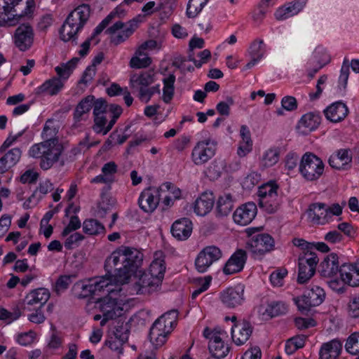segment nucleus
Wrapping results in <instances>:
<instances>
[{"instance_id":"nucleus-21","label":"nucleus","mask_w":359,"mask_h":359,"mask_svg":"<svg viewBox=\"0 0 359 359\" xmlns=\"http://www.w3.org/2000/svg\"><path fill=\"white\" fill-rule=\"evenodd\" d=\"M308 216L313 224L323 225L331 218L329 206L323 203H313L309 205Z\"/></svg>"},{"instance_id":"nucleus-24","label":"nucleus","mask_w":359,"mask_h":359,"mask_svg":"<svg viewBox=\"0 0 359 359\" xmlns=\"http://www.w3.org/2000/svg\"><path fill=\"white\" fill-rule=\"evenodd\" d=\"M90 280V288H92L95 295H99L101 292L106 291L109 294H116L120 288H113L114 282L108 274L104 276L97 277Z\"/></svg>"},{"instance_id":"nucleus-22","label":"nucleus","mask_w":359,"mask_h":359,"mask_svg":"<svg viewBox=\"0 0 359 359\" xmlns=\"http://www.w3.org/2000/svg\"><path fill=\"white\" fill-rule=\"evenodd\" d=\"M257 212V208L254 203H246L236 210L233 218L236 223L245 226L255 219Z\"/></svg>"},{"instance_id":"nucleus-11","label":"nucleus","mask_w":359,"mask_h":359,"mask_svg":"<svg viewBox=\"0 0 359 359\" xmlns=\"http://www.w3.org/2000/svg\"><path fill=\"white\" fill-rule=\"evenodd\" d=\"M216 144L210 139L200 141L194 147L191 158L194 165L201 166L208 163L215 154Z\"/></svg>"},{"instance_id":"nucleus-39","label":"nucleus","mask_w":359,"mask_h":359,"mask_svg":"<svg viewBox=\"0 0 359 359\" xmlns=\"http://www.w3.org/2000/svg\"><path fill=\"white\" fill-rule=\"evenodd\" d=\"M320 123V116L311 112L304 114L298 123V128L302 133L307 134L316 130Z\"/></svg>"},{"instance_id":"nucleus-31","label":"nucleus","mask_w":359,"mask_h":359,"mask_svg":"<svg viewBox=\"0 0 359 359\" xmlns=\"http://www.w3.org/2000/svg\"><path fill=\"white\" fill-rule=\"evenodd\" d=\"M339 257L337 254L327 255L319 265V273L323 277L331 278L339 272Z\"/></svg>"},{"instance_id":"nucleus-1","label":"nucleus","mask_w":359,"mask_h":359,"mask_svg":"<svg viewBox=\"0 0 359 359\" xmlns=\"http://www.w3.org/2000/svg\"><path fill=\"white\" fill-rule=\"evenodd\" d=\"M90 15V8L82 4L73 10L67 16L60 29V38L67 42L75 39L77 33L83 27Z\"/></svg>"},{"instance_id":"nucleus-56","label":"nucleus","mask_w":359,"mask_h":359,"mask_svg":"<svg viewBox=\"0 0 359 359\" xmlns=\"http://www.w3.org/2000/svg\"><path fill=\"white\" fill-rule=\"evenodd\" d=\"M66 237L64 245L67 250H72L78 247L80 242L84 239V236L78 232L70 233Z\"/></svg>"},{"instance_id":"nucleus-55","label":"nucleus","mask_w":359,"mask_h":359,"mask_svg":"<svg viewBox=\"0 0 359 359\" xmlns=\"http://www.w3.org/2000/svg\"><path fill=\"white\" fill-rule=\"evenodd\" d=\"M347 313L351 318H359V293L350 298L347 304Z\"/></svg>"},{"instance_id":"nucleus-59","label":"nucleus","mask_w":359,"mask_h":359,"mask_svg":"<svg viewBox=\"0 0 359 359\" xmlns=\"http://www.w3.org/2000/svg\"><path fill=\"white\" fill-rule=\"evenodd\" d=\"M287 274L285 269H281L273 272L270 276V281L275 287H280L283 284V279Z\"/></svg>"},{"instance_id":"nucleus-23","label":"nucleus","mask_w":359,"mask_h":359,"mask_svg":"<svg viewBox=\"0 0 359 359\" xmlns=\"http://www.w3.org/2000/svg\"><path fill=\"white\" fill-rule=\"evenodd\" d=\"M171 332V330H168L165 323H163V318L159 317L153 323L150 329L149 335L150 341L156 347L161 346L165 344L167 336Z\"/></svg>"},{"instance_id":"nucleus-12","label":"nucleus","mask_w":359,"mask_h":359,"mask_svg":"<svg viewBox=\"0 0 359 359\" xmlns=\"http://www.w3.org/2000/svg\"><path fill=\"white\" fill-rule=\"evenodd\" d=\"M13 43L20 51L31 48L34 41V32L29 23L20 24L14 32Z\"/></svg>"},{"instance_id":"nucleus-36","label":"nucleus","mask_w":359,"mask_h":359,"mask_svg":"<svg viewBox=\"0 0 359 359\" xmlns=\"http://www.w3.org/2000/svg\"><path fill=\"white\" fill-rule=\"evenodd\" d=\"M342 350V343L338 339H333L323 344L319 359H337Z\"/></svg>"},{"instance_id":"nucleus-37","label":"nucleus","mask_w":359,"mask_h":359,"mask_svg":"<svg viewBox=\"0 0 359 359\" xmlns=\"http://www.w3.org/2000/svg\"><path fill=\"white\" fill-rule=\"evenodd\" d=\"M266 50L262 39L255 40L250 46L248 53L251 60L245 67V69H250L254 67L265 54Z\"/></svg>"},{"instance_id":"nucleus-34","label":"nucleus","mask_w":359,"mask_h":359,"mask_svg":"<svg viewBox=\"0 0 359 359\" xmlns=\"http://www.w3.org/2000/svg\"><path fill=\"white\" fill-rule=\"evenodd\" d=\"M215 197L211 192L203 193L195 201L194 212L197 215L205 216L212 209Z\"/></svg>"},{"instance_id":"nucleus-25","label":"nucleus","mask_w":359,"mask_h":359,"mask_svg":"<svg viewBox=\"0 0 359 359\" xmlns=\"http://www.w3.org/2000/svg\"><path fill=\"white\" fill-rule=\"evenodd\" d=\"M140 265H130L127 266L125 263L117 264L116 266L114 267V271L112 273H107L114 282L116 287H118L120 285L126 284L128 282L133 271Z\"/></svg>"},{"instance_id":"nucleus-30","label":"nucleus","mask_w":359,"mask_h":359,"mask_svg":"<svg viewBox=\"0 0 359 359\" xmlns=\"http://www.w3.org/2000/svg\"><path fill=\"white\" fill-rule=\"evenodd\" d=\"M247 259L246 252L244 250L239 249L236 250L230 259L226 263L224 267V273L226 274H233L241 271Z\"/></svg>"},{"instance_id":"nucleus-44","label":"nucleus","mask_w":359,"mask_h":359,"mask_svg":"<svg viewBox=\"0 0 359 359\" xmlns=\"http://www.w3.org/2000/svg\"><path fill=\"white\" fill-rule=\"evenodd\" d=\"M287 311L286 304L281 302H273L269 304L265 308L262 307L259 313L262 316L273 318L285 314Z\"/></svg>"},{"instance_id":"nucleus-62","label":"nucleus","mask_w":359,"mask_h":359,"mask_svg":"<svg viewBox=\"0 0 359 359\" xmlns=\"http://www.w3.org/2000/svg\"><path fill=\"white\" fill-rule=\"evenodd\" d=\"M21 314L19 309H15L13 312H10L4 308H0V320H5L9 323L17 320Z\"/></svg>"},{"instance_id":"nucleus-33","label":"nucleus","mask_w":359,"mask_h":359,"mask_svg":"<svg viewBox=\"0 0 359 359\" xmlns=\"http://www.w3.org/2000/svg\"><path fill=\"white\" fill-rule=\"evenodd\" d=\"M65 83L61 79L53 76L46 80L43 83L35 89L36 95H48L53 96L57 95L63 88Z\"/></svg>"},{"instance_id":"nucleus-18","label":"nucleus","mask_w":359,"mask_h":359,"mask_svg":"<svg viewBox=\"0 0 359 359\" xmlns=\"http://www.w3.org/2000/svg\"><path fill=\"white\" fill-rule=\"evenodd\" d=\"M93 116L95 123L93 130L97 133L106 135L107 133H105L104 131L107 128V124L109 123L110 117L107 112V102L104 99L99 98V101L97 102L93 110Z\"/></svg>"},{"instance_id":"nucleus-17","label":"nucleus","mask_w":359,"mask_h":359,"mask_svg":"<svg viewBox=\"0 0 359 359\" xmlns=\"http://www.w3.org/2000/svg\"><path fill=\"white\" fill-rule=\"evenodd\" d=\"M44 156L40 161V166L43 170H47L59 160L63 147L58 140H53L44 142Z\"/></svg>"},{"instance_id":"nucleus-13","label":"nucleus","mask_w":359,"mask_h":359,"mask_svg":"<svg viewBox=\"0 0 359 359\" xmlns=\"http://www.w3.org/2000/svg\"><path fill=\"white\" fill-rule=\"evenodd\" d=\"M222 256V252L215 245H209L204 248L198 255L195 265L198 271L204 273L216 261Z\"/></svg>"},{"instance_id":"nucleus-28","label":"nucleus","mask_w":359,"mask_h":359,"mask_svg":"<svg viewBox=\"0 0 359 359\" xmlns=\"http://www.w3.org/2000/svg\"><path fill=\"white\" fill-rule=\"evenodd\" d=\"M98 99H95V96L89 95L81 100L75 107L74 112V118L75 121L79 122L87 119L88 113L93 108L94 109Z\"/></svg>"},{"instance_id":"nucleus-2","label":"nucleus","mask_w":359,"mask_h":359,"mask_svg":"<svg viewBox=\"0 0 359 359\" xmlns=\"http://www.w3.org/2000/svg\"><path fill=\"white\" fill-rule=\"evenodd\" d=\"M34 8V0H0V27L11 25L12 18L27 15Z\"/></svg>"},{"instance_id":"nucleus-35","label":"nucleus","mask_w":359,"mask_h":359,"mask_svg":"<svg viewBox=\"0 0 359 359\" xmlns=\"http://www.w3.org/2000/svg\"><path fill=\"white\" fill-rule=\"evenodd\" d=\"M172 236L178 240L187 239L192 232V223L187 218H182L175 221L172 225Z\"/></svg>"},{"instance_id":"nucleus-5","label":"nucleus","mask_w":359,"mask_h":359,"mask_svg":"<svg viewBox=\"0 0 359 359\" xmlns=\"http://www.w3.org/2000/svg\"><path fill=\"white\" fill-rule=\"evenodd\" d=\"M278 190V186L274 182L266 183L259 188V205L269 214L276 212L280 206L281 196Z\"/></svg>"},{"instance_id":"nucleus-41","label":"nucleus","mask_w":359,"mask_h":359,"mask_svg":"<svg viewBox=\"0 0 359 359\" xmlns=\"http://www.w3.org/2000/svg\"><path fill=\"white\" fill-rule=\"evenodd\" d=\"M352 157L348 149H340L336 154L330 156V165L337 170L345 169L346 166L351 162Z\"/></svg>"},{"instance_id":"nucleus-60","label":"nucleus","mask_w":359,"mask_h":359,"mask_svg":"<svg viewBox=\"0 0 359 359\" xmlns=\"http://www.w3.org/2000/svg\"><path fill=\"white\" fill-rule=\"evenodd\" d=\"M81 226V222L77 216H72L68 225L61 233L62 237H66L72 232L79 229Z\"/></svg>"},{"instance_id":"nucleus-15","label":"nucleus","mask_w":359,"mask_h":359,"mask_svg":"<svg viewBox=\"0 0 359 359\" xmlns=\"http://www.w3.org/2000/svg\"><path fill=\"white\" fill-rule=\"evenodd\" d=\"M137 27V22L135 20L128 21L127 23L118 21L109 27L106 30V32L109 34H116V35L113 37L112 41L117 45L125 41L134 32Z\"/></svg>"},{"instance_id":"nucleus-6","label":"nucleus","mask_w":359,"mask_h":359,"mask_svg":"<svg viewBox=\"0 0 359 359\" xmlns=\"http://www.w3.org/2000/svg\"><path fill=\"white\" fill-rule=\"evenodd\" d=\"M172 187L170 182H165L159 187H149L144 189L138 200L140 208L145 212L154 211L158 205L161 192L168 191Z\"/></svg>"},{"instance_id":"nucleus-7","label":"nucleus","mask_w":359,"mask_h":359,"mask_svg":"<svg viewBox=\"0 0 359 359\" xmlns=\"http://www.w3.org/2000/svg\"><path fill=\"white\" fill-rule=\"evenodd\" d=\"M299 171L306 180H316L323 173L324 163L317 156L305 154L302 158Z\"/></svg>"},{"instance_id":"nucleus-38","label":"nucleus","mask_w":359,"mask_h":359,"mask_svg":"<svg viewBox=\"0 0 359 359\" xmlns=\"http://www.w3.org/2000/svg\"><path fill=\"white\" fill-rule=\"evenodd\" d=\"M221 300L226 307L235 308L241 305L243 301V290L228 288L222 293Z\"/></svg>"},{"instance_id":"nucleus-48","label":"nucleus","mask_w":359,"mask_h":359,"mask_svg":"<svg viewBox=\"0 0 359 359\" xmlns=\"http://www.w3.org/2000/svg\"><path fill=\"white\" fill-rule=\"evenodd\" d=\"M58 132L57 126L53 119H48L43 127L42 132V138L44 142H52L53 140H58L56 135Z\"/></svg>"},{"instance_id":"nucleus-45","label":"nucleus","mask_w":359,"mask_h":359,"mask_svg":"<svg viewBox=\"0 0 359 359\" xmlns=\"http://www.w3.org/2000/svg\"><path fill=\"white\" fill-rule=\"evenodd\" d=\"M175 76L172 74L163 79V88L162 100L165 103H169L174 96Z\"/></svg>"},{"instance_id":"nucleus-16","label":"nucleus","mask_w":359,"mask_h":359,"mask_svg":"<svg viewBox=\"0 0 359 359\" xmlns=\"http://www.w3.org/2000/svg\"><path fill=\"white\" fill-rule=\"evenodd\" d=\"M50 294L46 288H38L29 292L25 297L22 310L31 311L36 307H41L48 301Z\"/></svg>"},{"instance_id":"nucleus-61","label":"nucleus","mask_w":359,"mask_h":359,"mask_svg":"<svg viewBox=\"0 0 359 359\" xmlns=\"http://www.w3.org/2000/svg\"><path fill=\"white\" fill-rule=\"evenodd\" d=\"M234 104V100L232 97H226L225 101L219 102L217 104V111L222 116H229L230 114V106Z\"/></svg>"},{"instance_id":"nucleus-14","label":"nucleus","mask_w":359,"mask_h":359,"mask_svg":"<svg viewBox=\"0 0 359 359\" xmlns=\"http://www.w3.org/2000/svg\"><path fill=\"white\" fill-rule=\"evenodd\" d=\"M98 303L103 317L100 321L101 326H104L109 320L116 318L121 315L123 309L118 304L116 297L107 295L100 299Z\"/></svg>"},{"instance_id":"nucleus-32","label":"nucleus","mask_w":359,"mask_h":359,"mask_svg":"<svg viewBox=\"0 0 359 359\" xmlns=\"http://www.w3.org/2000/svg\"><path fill=\"white\" fill-rule=\"evenodd\" d=\"M326 118L332 123L343 121L348 114L347 106L342 102H336L324 110Z\"/></svg>"},{"instance_id":"nucleus-64","label":"nucleus","mask_w":359,"mask_h":359,"mask_svg":"<svg viewBox=\"0 0 359 359\" xmlns=\"http://www.w3.org/2000/svg\"><path fill=\"white\" fill-rule=\"evenodd\" d=\"M117 171V165L114 162H109L105 163L102 168V174L110 181V182L114 180V175Z\"/></svg>"},{"instance_id":"nucleus-50","label":"nucleus","mask_w":359,"mask_h":359,"mask_svg":"<svg viewBox=\"0 0 359 359\" xmlns=\"http://www.w3.org/2000/svg\"><path fill=\"white\" fill-rule=\"evenodd\" d=\"M209 0H189L187 4V15L188 18L196 17L207 4Z\"/></svg>"},{"instance_id":"nucleus-52","label":"nucleus","mask_w":359,"mask_h":359,"mask_svg":"<svg viewBox=\"0 0 359 359\" xmlns=\"http://www.w3.org/2000/svg\"><path fill=\"white\" fill-rule=\"evenodd\" d=\"M90 280L85 283L84 282H78L74 285V291L76 297L79 299L85 298L95 295L92 288H90Z\"/></svg>"},{"instance_id":"nucleus-29","label":"nucleus","mask_w":359,"mask_h":359,"mask_svg":"<svg viewBox=\"0 0 359 359\" xmlns=\"http://www.w3.org/2000/svg\"><path fill=\"white\" fill-rule=\"evenodd\" d=\"M307 0H295L278 8L275 13V18L278 20H285L297 15L305 6Z\"/></svg>"},{"instance_id":"nucleus-8","label":"nucleus","mask_w":359,"mask_h":359,"mask_svg":"<svg viewBox=\"0 0 359 359\" xmlns=\"http://www.w3.org/2000/svg\"><path fill=\"white\" fill-rule=\"evenodd\" d=\"M203 335L209 339L208 348L214 358H224L229 351V347L225 344L223 340L226 336V332L221 330H211L205 328L203 331Z\"/></svg>"},{"instance_id":"nucleus-49","label":"nucleus","mask_w":359,"mask_h":359,"mask_svg":"<svg viewBox=\"0 0 359 359\" xmlns=\"http://www.w3.org/2000/svg\"><path fill=\"white\" fill-rule=\"evenodd\" d=\"M165 271V266L163 259H156L150 264L149 271L147 272L155 278H159L161 283Z\"/></svg>"},{"instance_id":"nucleus-57","label":"nucleus","mask_w":359,"mask_h":359,"mask_svg":"<svg viewBox=\"0 0 359 359\" xmlns=\"http://www.w3.org/2000/svg\"><path fill=\"white\" fill-rule=\"evenodd\" d=\"M152 60L148 55L144 57L133 56L130 61L129 65L131 68L142 69L149 67Z\"/></svg>"},{"instance_id":"nucleus-42","label":"nucleus","mask_w":359,"mask_h":359,"mask_svg":"<svg viewBox=\"0 0 359 359\" xmlns=\"http://www.w3.org/2000/svg\"><path fill=\"white\" fill-rule=\"evenodd\" d=\"M233 208V200L231 194H224L219 197L216 205V213L218 217L229 215Z\"/></svg>"},{"instance_id":"nucleus-4","label":"nucleus","mask_w":359,"mask_h":359,"mask_svg":"<svg viewBox=\"0 0 359 359\" xmlns=\"http://www.w3.org/2000/svg\"><path fill=\"white\" fill-rule=\"evenodd\" d=\"M255 230V229H248L246 230L250 238L246 242L245 248L255 259H259L266 253L273 250L274 240L267 233L252 236V233Z\"/></svg>"},{"instance_id":"nucleus-58","label":"nucleus","mask_w":359,"mask_h":359,"mask_svg":"<svg viewBox=\"0 0 359 359\" xmlns=\"http://www.w3.org/2000/svg\"><path fill=\"white\" fill-rule=\"evenodd\" d=\"M161 318H163V323H165L168 330H172L174 325L176 323L178 312L175 309L170 310L164 314Z\"/></svg>"},{"instance_id":"nucleus-54","label":"nucleus","mask_w":359,"mask_h":359,"mask_svg":"<svg viewBox=\"0 0 359 359\" xmlns=\"http://www.w3.org/2000/svg\"><path fill=\"white\" fill-rule=\"evenodd\" d=\"M345 348L352 355L359 353V332H354L348 337Z\"/></svg>"},{"instance_id":"nucleus-3","label":"nucleus","mask_w":359,"mask_h":359,"mask_svg":"<svg viewBox=\"0 0 359 359\" xmlns=\"http://www.w3.org/2000/svg\"><path fill=\"white\" fill-rule=\"evenodd\" d=\"M142 255L137 250L121 246L114 250L105 260L104 269L107 273H112L117 264L125 263L127 266L140 265Z\"/></svg>"},{"instance_id":"nucleus-27","label":"nucleus","mask_w":359,"mask_h":359,"mask_svg":"<svg viewBox=\"0 0 359 359\" xmlns=\"http://www.w3.org/2000/svg\"><path fill=\"white\" fill-rule=\"evenodd\" d=\"M339 273L345 283L352 287L359 286V259L354 264H342Z\"/></svg>"},{"instance_id":"nucleus-43","label":"nucleus","mask_w":359,"mask_h":359,"mask_svg":"<svg viewBox=\"0 0 359 359\" xmlns=\"http://www.w3.org/2000/svg\"><path fill=\"white\" fill-rule=\"evenodd\" d=\"M280 151L278 147H271L266 150L259 159V166L263 169L275 165L279 161Z\"/></svg>"},{"instance_id":"nucleus-53","label":"nucleus","mask_w":359,"mask_h":359,"mask_svg":"<svg viewBox=\"0 0 359 359\" xmlns=\"http://www.w3.org/2000/svg\"><path fill=\"white\" fill-rule=\"evenodd\" d=\"M122 108L118 104H111L109 106L107 105V112L109 113L110 120L107 124V128L104 131L105 133H108L112 128L116 120L122 114Z\"/></svg>"},{"instance_id":"nucleus-40","label":"nucleus","mask_w":359,"mask_h":359,"mask_svg":"<svg viewBox=\"0 0 359 359\" xmlns=\"http://www.w3.org/2000/svg\"><path fill=\"white\" fill-rule=\"evenodd\" d=\"M22 151L20 148L10 149L0 158V173L6 172L14 166L20 159Z\"/></svg>"},{"instance_id":"nucleus-10","label":"nucleus","mask_w":359,"mask_h":359,"mask_svg":"<svg viewBox=\"0 0 359 359\" xmlns=\"http://www.w3.org/2000/svg\"><path fill=\"white\" fill-rule=\"evenodd\" d=\"M325 292L318 286L307 289L300 297L294 299L299 310L302 313L308 312L311 307L320 305L324 300Z\"/></svg>"},{"instance_id":"nucleus-47","label":"nucleus","mask_w":359,"mask_h":359,"mask_svg":"<svg viewBox=\"0 0 359 359\" xmlns=\"http://www.w3.org/2000/svg\"><path fill=\"white\" fill-rule=\"evenodd\" d=\"M83 231L90 236L104 234L105 228L99 221L94 219H86L83 223Z\"/></svg>"},{"instance_id":"nucleus-63","label":"nucleus","mask_w":359,"mask_h":359,"mask_svg":"<svg viewBox=\"0 0 359 359\" xmlns=\"http://www.w3.org/2000/svg\"><path fill=\"white\" fill-rule=\"evenodd\" d=\"M75 277L76 276L74 275H65L60 276V278L57 279L56 282L55 287L57 292L63 291L67 289V287L72 283V280L74 278H75Z\"/></svg>"},{"instance_id":"nucleus-9","label":"nucleus","mask_w":359,"mask_h":359,"mask_svg":"<svg viewBox=\"0 0 359 359\" xmlns=\"http://www.w3.org/2000/svg\"><path fill=\"white\" fill-rule=\"evenodd\" d=\"M319 259L316 252L307 250L299 257L298 283L303 284L315 273Z\"/></svg>"},{"instance_id":"nucleus-46","label":"nucleus","mask_w":359,"mask_h":359,"mask_svg":"<svg viewBox=\"0 0 359 359\" xmlns=\"http://www.w3.org/2000/svg\"><path fill=\"white\" fill-rule=\"evenodd\" d=\"M79 59L74 57L67 63H62L60 66H57L55 68V71L57 75L56 77L57 79H61L65 83V81L69 77L70 74L74 69Z\"/></svg>"},{"instance_id":"nucleus-20","label":"nucleus","mask_w":359,"mask_h":359,"mask_svg":"<svg viewBox=\"0 0 359 359\" xmlns=\"http://www.w3.org/2000/svg\"><path fill=\"white\" fill-rule=\"evenodd\" d=\"M161 283L159 278H155L147 272L140 275L133 287L137 294H149L157 290Z\"/></svg>"},{"instance_id":"nucleus-26","label":"nucleus","mask_w":359,"mask_h":359,"mask_svg":"<svg viewBox=\"0 0 359 359\" xmlns=\"http://www.w3.org/2000/svg\"><path fill=\"white\" fill-rule=\"evenodd\" d=\"M252 332V327L246 320L237 322L231 328L232 339L236 345L245 344Z\"/></svg>"},{"instance_id":"nucleus-19","label":"nucleus","mask_w":359,"mask_h":359,"mask_svg":"<svg viewBox=\"0 0 359 359\" xmlns=\"http://www.w3.org/2000/svg\"><path fill=\"white\" fill-rule=\"evenodd\" d=\"M156 73L154 69H148L140 73L131 74L130 85L132 89L138 91L139 97L142 95L149 86L156 81Z\"/></svg>"},{"instance_id":"nucleus-51","label":"nucleus","mask_w":359,"mask_h":359,"mask_svg":"<svg viewBox=\"0 0 359 359\" xmlns=\"http://www.w3.org/2000/svg\"><path fill=\"white\" fill-rule=\"evenodd\" d=\"M304 335L296 336L289 339L285 344V352L288 355L294 353L297 349L302 348L305 344Z\"/></svg>"}]
</instances>
